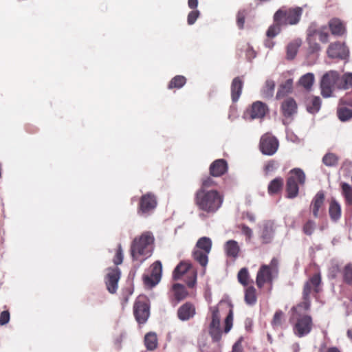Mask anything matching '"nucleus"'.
<instances>
[{
  "mask_svg": "<svg viewBox=\"0 0 352 352\" xmlns=\"http://www.w3.org/2000/svg\"><path fill=\"white\" fill-rule=\"evenodd\" d=\"M238 280L239 282L242 284L243 285L245 286L249 283V273L247 268L243 267L240 270V271L238 273Z\"/></svg>",
  "mask_w": 352,
  "mask_h": 352,
  "instance_id": "nucleus-44",
  "label": "nucleus"
},
{
  "mask_svg": "<svg viewBox=\"0 0 352 352\" xmlns=\"http://www.w3.org/2000/svg\"><path fill=\"white\" fill-rule=\"evenodd\" d=\"M241 230L242 234L247 237L248 240L251 239L253 235V232L251 228H250L248 226L243 224L241 226Z\"/></svg>",
  "mask_w": 352,
  "mask_h": 352,
  "instance_id": "nucleus-53",
  "label": "nucleus"
},
{
  "mask_svg": "<svg viewBox=\"0 0 352 352\" xmlns=\"http://www.w3.org/2000/svg\"><path fill=\"white\" fill-rule=\"evenodd\" d=\"M308 30H312L315 32V37L316 38L318 36L320 41L322 43H327L329 41V33L327 31V28L325 26L321 27L320 28H316L315 25H311Z\"/></svg>",
  "mask_w": 352,
  "mask_h": 352,
  "instance_id": "nucleus-30",
  "label": "nucleus"
},
{
  "mask_svg": "<svg viewBox=\"0 0 352 352\" xmlns=\"http://www.w3.org/2000/svg\"><path fill=\"white\" fill-rule=\"evenodd\" d=\"M292 84L293 80L292 79H288L284 84L281 85L277 91L276 98H281L287 94L289 93L292 89Z\"/></svg>",
  "mask_w": 352,
  "mask_h": 352,
  "instance_id": "nucleus-36",
  "label": "nucleus"
},
{
  "mask_svg": "<svg viewBox=\"0 0 352 352\" xmlns=\"http://www.w3.org/2000/svg\"><path fill=\"white\" fill-rule=\"evenodd\" d=\"M278 260L272 258L269 265H263L258 270L256 278L258 287L261 288L265 283H271L278 274Z\"/></svg>",
  "mask_w": 352,
  "mask_h": 352,
  "instance_id": "nucleus-5",
  "label": "nucleus"
},
{
  "mask_svg": "<svg viewBox=\"0 0 352 352\" xmlns=\"http://www.w3.org/2000/svg\"><path fill=\"white\" fill-rule=\"evenodd\" d=\"M133 313L139 324L145 323L150 316V307L145 296H139L133 306Z\"/></svg>",
  "mask_w": 352,
  "mask_h": 352,
  "instance_id": "nucleus-9",
  "label": "nucleus"
},
{
  "mask_svg": "<svg viewBox=\"0 0 352 352\" xmlns=\"http://www.w3.org/2000/svg\"><path fill=\"white\" fill-rule=\"evenodd\" d=\"M245 302L249 305H254L256 302V289L254 287H248L245 292Z\"/></svg>",
  "mask_w": 352,
  "mask_h": 352,
  "instance_id": "nucleus-37",
  "label": "nucleus"
},
{
  "mask_svg": "<svg viewBox=\"0 0 352 352\" xmlns=\"http://www.w3.org/2000/svg\"><path fill=\"white\" fill-rule=\"evenodd\" d=\"M327 352H340V351L337 347H330L328 349Z\"/></svg>",
  "mask_w": 352,
  "mask_h": 352,
  "instance_id": "nucleus-62",
  "label": "nucleus"
},
{
  "mask_svg": "<svg viewBox=\"0 0 352 352\" xmlns=\"http://www.w3.org/2000/svg\"><path fill=\"white\" fill-rule=\"evenodd\" d=\"M243 338H240L233 345L232 352H243L242 350L241 342Z\"/></svg>",
  "mask_w": 352,
  "mask_h": 352,
  "instance_id": "nucleus-56",
  "label": "nucleus"
},
{
  "mask_svg": "<svg viewBox=\"0 0 352 352\" xmlns=\"http://www.w3.org/2000/svg\"><path fill=\"white\" fill-rule=\"evenodd\" d=\"M324 201V194L322 191L318 192L313 198L310 204V209L314 217L318 218L319 217V210L323 206Z\"/></svg>",
  "mask_w": 352,
  "mask_h": 352,
  "instance_id": "nucleus-20",
  "label": "nucleus"
},
{
  "mask_svg": "<svg viewBox=\"0 0 352 352\" xmlns=\"http://www.w3.org/2000/svg\"><path fill=\"white\" fill-rule=\"evenodd\" d=\"M347 336L348 337L352 340V330H348L347 331Z\"/></svg>",
  "mask_w": 352,
  "mask_h": 352,
  "instance_id": "nucleus-63",
  "label": "nucleus"
},
{
  "mask_svg": "<svg viewBox=\"0 0 352 352\" xmlns=\"http://www.w3.org/2000/svg\"><path fill=\"white\" fill-rule=\"evenodd\" d=\"M123 261V252L122 249L120 245H118V250L116 252V256L113 258V263L115 265H118L122 263Z\"/></svg>",
  "mask_w": 352,
  "mask_h": 352,
  "instance_id": "nucleus-52",
  "label": "nucleus"
},
{
  "mask_svg": "<svg viewBox=\"0 0 352 352\" xmlns=\"http://www.w3.org/2000/svg\"><path fill=\"white\" fill-rule=\"evenodd\" d=\"M340 82V75L336 71H329L322 77L320 80L321 94L324 98L331 96L335 86L338 87Z\"/></svg>",
  "mask_w": 352,
  "mask_h": 352,
  "instance_id": "nucleus-7",
  "label": "nucleus"
},
{
  "mask_svg": "<svg viewBox=\"0 0 352 352\" xmlns=\"http://www.w3.org/2000/svg\"><path fill=\"white\" fill-rule=\"evenodd\" d=\"M200 15V12L198 10H193L192 11H190L189 12V14H188V18H187V22H188V24L191 25H193L197 19H198V17Z\"/></svg>",
  "mask_w": 352,
  "mask_h": 352,
  "instance_id": "nucleus-51",
  "label": "nucleus"
},
{
  "mask_svg": "<svg viewBox=\"0 0 352 352\" xmlns=\"http://www.w3.org/2000/svg\"><path fill=\"white\" fill-rule=\"evenodd\" d=\"M315 32L312 30H307V41L309 44V49L311 53H318L321 50V47L318 43L316 42Z\"/></svg>",
  "mask_w": 352,
  "mask_h": 352,
  "instance_id": "nucleus-26",
  "label": "nucleus"
},
{
  "mask_svg": "<svg viewBox=\"0 0 352 352\" xmlns=\"http://www.w3.org/2000/svg\"><path fill=\"white\" fill-rule=\"evenodd\" d=\"M232 322H233V311L232 309L230 310L229 314L226 316L225 319V328L224 331L225 333H228L232 327Z\"/></svg>",
  "mask_w": 352,
  "mask_h": 352,
  "instance_id": "nucleus-49",
  "label": "nucleus"
},
{
  "mask_svg": "<svg viewBox=\"0 0 352 352\" xmlns=\"http://www.w3.org/2000/svg\"><path fill=\"white\" fill-rule=\"evenodd\" d=\"M186 79L184 76H176L170 81L168 88L169 89L173 88L180 89L186 84Z\"/></svg>",
  "mask_w": 352,
  "mask_h": 352,
  "instance_id": "nucleus-39",
  "label": "nucleus"
},
{
  "mask_svg": "<svg viewBox=\"0 0 352 352\" xmlns=\"http://www.w3.org/2000/svg\"><path fill=\"white\" fill-rule=\"evenodd\" d=\"M337 114L342 122H346L352 118V110L345 107H339Z\"/></svg>",
  "mask_w": 352,
  "mask_h": 352,
  "instance_id": "nucleus-40",
  "label": "nucleus"
},
{
  "mask_svg": "<svg viewBox=\"0 0 352 352\" xmlns=\"http://www.w3.org/2000/svg\"><path fill=\"white\" fill-rule=\"evenodd\" d=\"M274 43L272 41L267 40L265 43V45L268 48H272L274 47Z\"/></svg>",
  "mask_w": 352,
  "mask_h": 352,
  "instance_id": "nucleus-61",
  "label": "nucleus"
},
{
  "mask_svg": "<svg viewBox=\"0 0 352 352\" xmlns=\"http://www.w3.org/2000/svg\"><path fill=\"white\" fill-rule=\"evenodd\" d=\"M212 240L207 236L201 237L196 243L192 256L195 261L205 267L208 263V254L212 249Z\"/></svg>",
  "mask_w": 352,
  "mask_h": 352,
  "instance_id": "nucleus-4",
  "label": "nucleus"
},
{
  "mask_svg": "<svg viewBox=\"0 0 352 352\" xmlns=\"http://www.w3.org/2000/svg\"><path fill=\"white\" fill-rule=\"evenodd\" d=\"M245 218L251 222H254L256 221L254 214L251 212H247L245 214Z\"/></svg>",
  "mask_w": 352,
  "mask_h": 352,
  "instance_id": "nucleus-59",
  "label": "nucleus"
},
{
  "mask_svg": "<svg viewBox=\"0 0 352 352\" xmlns=\"http://www.w3.org/2000/svg\"><path fill=\"white\" fill-rule=\"evenodd\" d=\"M307 110L314 114L318 112L321 107V99L319 96H310L306 100Z\"/></svg>",
  "mask_w": 352,
  "mask_h": 352,
  "instance_id": "nucleus-24",
  "label": "nucleus"
},
{
  "mask_svg": "<svg viewBox=\"0 0 352 352\" xmlns=\"http://www.w3.org/2000/svg\"><path fill=\"white\" fill-rule=\"evenodd\" d=\"M188 6L190 8L196 10L198 6V0H188Z\"/></svg>",
  "mask_w": 352,
  "mask_h": 352,
  "instance_id": "nucleus-58",
  "label": "nucleus"
},
{
  "mask_svg": "<svg viewBox=\"0 0 352 352\" xmlns=\"http://www.w3.org/2000/svg\"><path fill=\"white\" fill-rule=\"evenodd\" d=\"M227 170V162L223 159L215 160L210 166V174L214 177H219L223 175Z\"/></svg>",
  "mask_w": 352,
  "mask_h": 352,
  "instance_id": "nucleus-18",
  "label": "nucleus"
},
{
  "mask_svg": "<svg viewBox=\"0 0 352 352\" xmlns=\"http://www.w3.org/2000/svg\"><path fill=\"white\" fill-rule=\"evenodd\" d=\"M329 213L331 219L333 221H337L341 217V206L335 199L330 203Z\"/></svg>",
  "mask_w": 352,
  "mask_h": 352,
  "instance_id": "nucleus-28",
  "label": "nucleus"
},
{
  "mask_svg": "<svg viewBox=\"0 0 352 352\" xmlns=\"http://www.w3.org/2000/svg\"><path fill=\"white\" fill-rule=\"evenodd\" d=\"M281 109L285 119L283 122L285 125L289 124L287 119L292 118L297 113V104L292 98H286L282 103Z\"/></svg>",
  "mask_w": 352,
  "mask_h": 352,
  "instance_id": "nucleus-15",
  "label": "nucleus"
},
{
  "mask_svg": "<svg viewBox=\"0 0 352 352\" xmlns=\"http://www.w3.org/2000/svg\"><path fill=\"white\" fill-rule=\"evenodd\" d=\"M290 173L291 175L287 182V197L292 199L298 194L299 188L297 182L300 184H304L306 177L304 171L298 168H293L290 170Z\"/></svg>",
  "mask_w": 352,
  "mask_h": 352,
  "instance_id": "nucleus-6",
  "label": "nucleus"
},
{
  "mask_svg": "<svg viewBox=\"0 0 352 352\" xmlns=\"http://www.w3.org/2000/svg\"><path fill=\"white\" fill-rule=\"evenodd\" d=\"M343 278L344 282L352 286V264H347L343 271Z\"/></svg>",
  "mask_w": 352,
  "mask_h": 352,
  "instance_id": "nucleus-45",
  "label": "nucleus"
},
{
  "mask_svg": "<svg viewBox=\"0 0 352 352\" xmlns=\"http://www.w3.org/2000/svg\"><path fill=\"white\" fill-rule=\"evenodd\" d=\"M173 290L174 292V296L177 301L184 299L187 295L185 287L181 284L176 283L173 285Z\"/></svg>",
  "mask_w": 352,
  "mask_h": 352,
  "instance_id": "nucleus-38",
  "label": "nucleus"
},
{
  "mask_svg": "<svg viewBox=\"0 0 352 352\" xmlns=\"http://www.w3.org/2000/svg\"><path fill=\"white\" fill-rule=\"evenodd\" d=\"M191 267V264L187 261H181L175 268L173 272V278L178 280Z\"/></svg>",
  "mask_w": 352,
  "mask_h": 352,
  "instance_id": "nucleus-29",
  "label": "nucleus"
},
{
  "mask_svg": "<svg viewBox=\"0 0 352 352\" xmlns=\"http://www.w3.org/2000/svg\"><path fill=\"white\" fill-rule=\"evenodd\" d=\"M144 344L148 350L152 351L157 346V336L155 333L150 332L145 335Z\"/></svg>",
  "mask_w": 352,
  "mask_h": 352,
  "instance_id": "nucleus-31",
  "label": "nucleus"
},
{
  "mask_svg": "<svg viewBox=\"0 0 352 352\" xmlns=\"http://www.w3.org/2000/svg\"><path fill=\"white\" fill-rule=\"evenodd\" d=\"M302 13V10L300 7L289 9L286 10V24L295 25L300 21Z\"/></svg>",
  "mask_w": 352,
  "mask_h": 352,
  "instance_id": "nucleus-21",
  "label": "nucleus"
},
{
  "mask_svg": "<svg viewBox=\"0 0 352 352\" xmlns=\"http://www.w3.org/2000/svg\"><path fill=\"white\" fill-rule=\"evenodd\" d=\"M274 162H269L265 166V171L266 172H270L272 171L274 169Z\"/></svg>",
  "mask_w": 352,
  "mask_h": 352,
  "instance_id": "nucleus-60",
  "label": "nucleus"
},
{
  "mask_svg": "<svg viewBox=\"0 0 352 352\" xmlns=\"http://www.w3.org/2000/svg\"><path fill=\"white\" fill-rule=\"evenodd\" d=\"M162 272V264L161 261H155L151 267L150 274H144L143 280L146 286L153 287L161 280Z\"/></svg>",
  "mask_w": 352,
  "mask_h": 352,
  "instance_id": "nucleus-11",
  "label": "nucleus"
},
{
  "mask_svg": "<svg viewBox=\"0 0 352 352\" xmlns=\"http://www.w3.org/2000/svg\"><path fill=\"white\" fill-rule=\"evenodd\" d=\"M243 82L239 77L233 79L231 84V96L234 102L238 101L241 94Z\"/></svg>",
  "mask_w": 352,
  "mask_h": 352,
  "instance_id": "nucleus-22",
  "label": "nucleus"
},
{
  "mask_svg": "<svg viewBox=\"0 0 352 352\" xmlns=\"http://www.w3.org/2000/svg\"><path fill=\"white\" fill-rule=\"evenodd\" d=\"M261 238L263 242L265 243H270L274 236L273 223L270 221H267L263 223L261 226Z\"/></svg>",
  "mask_w": 352,
  "mask_h": 352,
  "instance_id": "nucleus-19",
  "label": "nucleus"
},
{
  "mask_svg": "<svg viewBox=\"0 0 352 352\" xmlns=\"http://www.w3.org/2000/svg\"><path fill=\"white\" fill-rule=\"evenodd\" d=\"M274 88H275V82L272 80H267L265 82V87L263 88L261 91V94L263 98H271L274 92Z\"/></svg>",
  "mask_w": 352,
  "mask_h": 352,
  "instance_id": "nucleus-32",
  "label": "nucleus"
},
{
  "mask_svg": "<svg viewBox=\"0 0 352 352\" xmlns=\"http://www.w3.org/2000/svg\"><path fill=\"white\" fill-rule=\"evenodd\" d=\"M195 201L199 209L213 213L220 208L223 199L217 190L199 189L196 193Z\"/></svg>",
  "mask_w": 352,
  "mask_h": 352,
  "instance_id": "nucleus-3",
  "label": "nucleus"
},
{
  "mask_svg": "<svg viewBox=\"0 0 352 352\" xmlns=\"http://www.w3.org/2000/svg\"><path fill=\"white\" fill-rule=\"evenodd\" d=\"M314 75L312 73H307L302 76L299 80V84L303 87L305 89L309 90L311 88L314 82Z\"/></svg>",
  "mask_w": 352,
  "mask_h": 352,
  "instance_id": "nucleus-34",
  "label": "nucleus"
},
{
  "mask_svg": "<svg viewBox=\"0 0 352 352\" xmlns=\"http://www.w3.org/2000/svg\"><path fill=\"white\" fill-rule=\"evenodd\" d=\"M342 192L344 196L346 202L348 205L352 206V188L346 184L343 183L342 185Z\"/></svg>",
  "mask_w": 352,
  "mask_h": 352,
  "instance_id": "nucleus-41",
  "label": "nucleus"
},
{
  "mask_svg": "<svg viewBox=\"0 0 352 352\" xmlns=\"http://www.w3.org/2000/svg\"><path fill=\"white\" fill-rule=\"evenodd\" d=\"M153 235L149 232L143 233L139 238H135L131 246L133 259L142 263L150 257L153 250Z\"/></svg>",
  "mask_w": 352,
  "mask_h": 352,
  "instance_id": "nucleus-2",
  "label": "nucleus"
},
{
  "mask_svg": "<svg viewBox=\"0 0 352 352\" xmlns=\"http://www.w3.org/2000/svg\"><path fill=\"white\" fill-rule=\"evenodd\" d=\"M157 205L156 197L151 192L143 195L139 202L138 214L144 217L151 215L155 210Z\"/></svg>",
  "mask_w": 352,
  "mask_h": 352,
  "instance_id": "nucleus-8",
  "label": "nucleus"
},
{
  "mask_svg": "<svg viewBox=\"0 0 352 352\" xmlns=\"http://www.w3.org/2000/svg\"><path fill=\"white\" fill-rule=\"evenodd\" d=\"M352 87V73L344 74L342 78H340V82L338 85V89H347Z\"/></svg>",
  "mask_w": 352,
  "mask_h": 352,
  "instance_id": "nucleus-35",
  "label": "nucleus"
},
{
  "mask_svg": "<svg viewBox=\"0 0 352 352\" xmlns=\"http://www.w3.org/2000/svg\"><path fill=\"white\" fill-rule=\"evenodd\" d=\"M301 40L296 39L290 42L286 47V58L287 60H293L298 52L299 47L301 45Z\"/></svg>",
  "mask_w": 352,
  "mask_h": 352,
  "instance_id": "nucleus-27",
  "label": "nucleus"
},
{
  "mask_svg": "<svg viewBox=\"0 0 352 352\" xmlns=\"http://www.w3.org/2000/svg\"><path fill=\"white\" fill-rule=\"evenodd\" d=\"M327 53L329 58L344 59L349 56V50L344 43L336 42L329 45Z\"/></svg>",
  "mask_w": 352,
  "mask_h": 352,
  "instance_id": "nucleus-14",
  "label": "nucleus"
},
{
  "mask_svg": "<svg viewBox=\"0 0 352 352\" xmlns=\"http://www.w3.org/2000/svg\"><path fill=\"white\" fill-rule=\"evenodd\" d=\"M195 314V307L190 302L184 303L177 310V317L182 321L189 320L194 317Z\"/></svg>",
  "mask_w": 352,
  "mask_h": 352,
  "instance_id": "nucleus-16",
  "label": "nucleus"
},
{
  "mask_svg": "<svg viewBox=\"0 0 352 352\" xmlns=\"http://www.w3.org/2000/svg\"><path fill=\"white\" fill-rule=\"evenodd\" d=\"M274 23H278L280 25L282 23H285L286 20V11L278 10L274 16Z\"/></svg>",
  "mask_w": 352,
  "mask_h": 352,
  "instance_id": "nucleus-50",
  "label": "nucleus"
},
{
  "mask_svg": "<svg viewBox=\"0 0 352 352\" xmlns=\"http://www.w3.org/2000/svg\"><path fill=\"white\" fill-rule=\"evenodd\" d=\"M10 320V313L8 311H3L0 314V324L5 325Z\"/></svg>",
  "mask_w": 352,
  "mask_h": 352,
  "instance_id": "nucleus-54",
  "label": "nucleus"
},
{
  "mask_svg": "<svg viewBox=\"0 0 352 352\" xmlns=\"http://www.w3.org/2000/svg\"><path fill=\"white\" fill-rule=\"evenodd\" d=\"M120 275L121 272L118 267H114L108 270V272L105 278V283L107 289L111 294H114L116 292Z\"/></svg>",
  "mask_w": 352,
  "mask_h": 352,
  "instance_id": "nucleus-13",
  "label": "nucleus"
},
{
  "mask_svg": "<svg viewBox=\"0 0 352 352\" xmlns=\"http://www.w3.org/2000/svg\"><path fill=\"white\" fill-rule=\"evenodd\" d=\"M321 277L320 274L313 275L305 284L303 289V302L297 307L292 308L293 315L292 319L296 320L294 325V334L302 338L310 333L312 329V318L310 316L300 314L302 309L308 310L310 308L311 301L309 296L312 292L318 293Z\"/></svg>",
  "mask_w": 352,
  "mask_h": 352,
  "instance_id": "nucleus-1",
  "label": "nucleus"
},
{
  "mask_svg": "<svg viewBox=\"0 0 352 352\" xmlns=\"http://www.w3.org/2000/svg\"><path fill=\"white\" fill-rule=\"evenodd\" d=\"M329 25L332 34L342 36L344 34L345 26L340 19H333L329 21Z\"/></svg>",
  "mask_w": 352,
  "mask_h": 352,
  "instance_id": "nucleus-25",
  "label": "nucleus"
},
{
  "mask_svg": "<svg viewBox=\"0 0 352 352\" xmlns=\"http://www.w3.org/2000/svg\"><path fill=\"white\" fill-rule=\"evenodd\" d=\"M286 138L288 140L294 142L298 143L299 142V138L292 131H289V130H286Z\"/></svg>",
  "mask_w": 352,
  "mask_h": 352,
  "instance_id": "nucleus-55",
  "label": "nucleus"
},
{
  "mask_svg": "<svg viewBox=\"0 0 352 352\" xmlns=\"http://www.w3.org/2000/svg\"><path fill=\"white\" fill-rule=\"evenodd\" d=\"M214 185V180L210 177H208V178L205 179L204 180H203L202 187L201 189H206L207 188L212 186Z\"/></svg>",
  "mask_w": 352,
  "mask_h": 352,
  "instance_id": "nucleus-57",
  "label": "nucleus"
},
{
  "mask_svg": "<svg viewBox=\"0 0 352 352\" xmlns=\"http://www.w3.org/2000/svg\"><path fill=\"white\" fill-rule=\"evenodd\" d=\"M210 310L212 311V320L209 325V334L212 341L217 342L218 347H220L219 341L222 336L220 314L217 307H210Z\"/></svg>",
  "mask_w": 352,
  "mask_h": 352,
  "instance_id": "nucleus-10",
  "label": "nucleus"
},
{
  "mask_svg": "<svg viewBox=\"0 0 352 352\" xmlns=\"http://www.w3.org/2000/svg\"><path fill=\"white\" fill-rule=\"evenodd\" d=\"M224 250L228 257L236 258L239 256L240 247L237 241L234 240H229L224 245Z\"/></svg>",
  "mask_w": 352,
  "mask_h": 352,
  "instance_id": "nucleus-23",
  "label": "nucleus"
},
{
  "mask_svg": "<svg viewBox=\"0 0 352 352\" xmlns=\"http://www.w3.org/2000/svg\"><path fill=\"white\" fill-rule=\"evenodd\" d=\"M280 32V25L278 23H274L267 31V36L270 38H274Z\"/></svg>",
  "mask_w": 352,
  "mask_h": 352,
  "instance_id": "nucleus-47",
  "label": "nucleus"
},
{
  "mask_svg": "<svg viewBox=\"0 0 352 352\" xmlns=\"http://www.w3.org/2000/svg\"><path fill=\"white\" fill-rule=\"evenodd\" d=\"M267 111V107L265 104L260 101L254 102L249 111V114L252 120L261 118L265 116Z\"/></svg>",
  "mask_w": 352,
  "mask_h": 352,
  "instance_id": "nucleus-17",
  "label": "nucleus"
},
{
  "mask_svg": "<svg viewBox=\"0 0 352 352\" xmlns=\"http://www.w3.org/2000/svg\"><path fill=\"white\" fill-rule=\"evenodd\" d=\"M316 223L313 220H308L302 227L303 232L307 235H311L316 229Z\"/></svg>",
  "mask_w": 352,
  "mask_h": 352,
  "instance_id": "nucleus-46",
  "label": "nucleus"
},
{
  "mask_svg": "<svg viewBox=\"0 0 352 352\" xmlns=\"http://www.w3.org/2000/svg\"><path fill=\"white\" fill-rule=\"evenodd\" d=\"M322 162L327 166H336L338 164V157L332 153H327L323 157Z\"/></svg>",
  "mask_w": 352,
  "mask_h": 352,
  "instance_id": "nucleus-42",
  "label": "nucleus"
},
{
  "mask_svg": "<svg viewBox=\"0 0 352 352\" xmlns=\"http://www.w3.org/2000/svg\"><path fill=\"white\" fill-rule=\"evenodd\" d=\"M348 105L352 107V98L348 102Z\"/></svg>",
  "mask_w": 352,
  "mask_h": 352,
  "instance_id": "nucleus-64",
  "label": "nucleus"
},
{
  "mask_svg": "<svg viewBox=\"0 0 352 352\" xmlns=\"http://www.w3.org/2000/svg\"><path fill=\"white\" fill-rule=\"evenodd\" d=\"M246 11L245 10H239L236 15V24L239 29L242 30L244 28L245 19L246 16Z\"/></svg>",
  "mask_w": 352,
  "mask_h": 352,
  "instance_id": "nucleus-48",
  "label": "nucleus"
},
{
  "mask_svg": "<svg viewBox=\"0 0 352 352\" xmlns=\"http://www.w3.org/2000/svg\"><path fill=\"white\" fill-rule=\"evenodd\" d=\"M283 186V179L281 177H276L272 180L268 185V192L271 195L277 193Z\"/></svg>",
  "mask_w": 352,
  "mask_h": 352,
  "instance_id": "nucleus-33",
  "label": "nucleus"
},
{
  "mask_svg": "<svg viewBox=\"0 0 352 352\" xmlns=\"http://www.w3.org/2000/svg\"><path fill=\"white\" fill-rule=\"evenodd\" d=\"M278 141L270 134L263 135L260 140V149L263 154L272 155L278 150Z\"/></svg>",
  "mask_w": 352,
  "mask_h": 352,
  "instance_id": "nucleus-12",
  "label": "nucleus"
},
{
  "mask_svg": "<svg viewBox=\"0 0 352 352\" xmlns=\"http://www.w3.org/2000/svg\"><path fill=\"white\" fill-rule=\"evenodd\" d=\"M284 314L282 311H276L274 315L272 325L274 329H277L282 326L283 322Z\"/></svg>",
  "mask_w": 352,
  "mask_h": 352,
  "instance_id": "nucleus-43",
  "label": "nucleus"
}]
</instances>
